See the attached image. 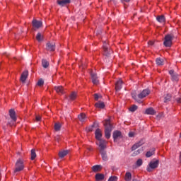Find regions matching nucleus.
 Returning <instances> with one entry per match:
<instances>
[{
  "label": "nucleus",
  "mask_w": 181,
  "mask_h": 181,
  "mask_svg": "<svg viewBox=\"0 0 181 181\" xmlns=\"http://www.w3.org/2000/svg\"><path fill=\"white\" fill-rule=\"evenodd\" d=\"M36 40L38 42H42L43 40V35H42L40 33L37 34Z\"/></svg>",
  "instance_id": "obj_35"
},
{
  "label": "nucleus",
  "mask_w": 181,
  "mask_h": 181,
  "mask_svg": "<svg viewBox=\"0 0 181 181\" xmlns=\"http://www.w3.org/2000/svg\"><path fill=\"white\" fill-rule=\"evenodd\" d=\"M145 113L147 114V115H155V114H156V112L152 107H149L146 110Z\"/></svg>",
  "instance_id": "obj_18"
},
{
  "label": "nucleus",
  "mask_w": 181,
  "mask_h": 181,
  "mask_svg": "<svg viewBox=\"0 0 181 181\" xmlns=\"http://www.w3.org/2000/svg\"><path fill=\"white\" fill-rule=\"evenodd\" d=\"M139 153H141V151H139V150H138V151H136V155H138V154H139Z\"/></svg>",
  "instance_id": "obj_49"
},
{
  "label": "nucleus",
  "mask_w": 181,
  "mask_h": 181,
  "mask_svg": "<svg viewBox=\"0 0 181 181\" xmlns=\"http://www.w3.org/2000/svg\"><path fill=\"white\" fill-rule=\"evenodd\" d=\"M154 153H155V148H153L151 149V151L146 152V158H151V156H152V155H153Z\"/></svg>",
  "instance_id": "obj_25"
},
{
  "label": "nucleus",
  "mask_w": 181,
  "mask_h": 181,
  "mask_svg": "<svg viewBox=\"0 0 181 181\" xmlns=\"http://www.w3.org/2000/svg\"><path fill=\"white\" fill-rule=\"evenodd\" d=\"M124 180L125 181H131L132 180V174L130 172H127L124 175Z\"/></svg>",
  "instance_id": "obj_19"
},
{
  "label": "nucleus",
  "mask_w": 181,
  "mask_h": 181,
  "mask_svg": "<svg viewBox=\"0 0 181 181\" xmlns=\"http://www.w3.org/2000/svg\"><path fill=\"white\" fill-rule=\"evenodd\" d=\"M142 163H143L142 159L139 158V160H137L136 165V166H142Z\"/></svg>",
  "instance_id": "obj_40"
},
{
  "label": "nucleus",
  "mask_w": 181,
  "mask_h": 181,
  "mask_svg": "<svg viewBox=\"0 0 181 181\" xmlns=\"http://www.w3.org/2000/svg\"><path fill=\"white\" fill-rule=\"evenodd\" d=\"M23 169H25V163L23 161V159L18 158L15 164L14 173H16L18 172H22Z\"/></svg>",
  "instance_id": "obj_2"
},
{
  "label": "nucleus",
  "mask_w": 181,
  "mask_h": 181,
  "mask_svg": "<svg viewBox=\"0 0 181 181\" xmlns=\"http://www.w3.org/2000/svg\"><path fill=\"white\" fill-rule=\"evenodd\" d=\"M180 161L181 163V152H180Z\"/></svg>",
  "instance_id": "obj_50"
},
{
  "label": "nucleus",
  "mask_w": 181,
  "mask_h": 181,
  "mask_svg": "<svg viewBox=\"0 0 181 181\" xmlns=\"http://www.w3.org/2000/svg\"><path fill=\"white\" fill-rule=\"evenodd\" d=\"M122 2H129V0H121Z\"/></svg>",
  "instance_id": "obj_48"
},
{
  "label": "nucleus",
  "mask_w": 181,
  "mask_h": 181,
  "mask_svg": "<svg viewBox=\"0 0 181 181\" xmlns=\"http://www.w3.org/2000/svg\"><path fill=\"white\" fill-rule=\"evenodd\" d=\"M42 64L45 69H47V67H49V62L46 59H42Z\"/></svg>",
  "instance_id": "obj_31"
},
{
  "label": "nucleus",
  "mask_w": 181,
  "mask_h": 181,
  "mask_svg": "<svg viewBox=\"0 0 181 181\" xmlns=\"http://www.w3.org/2000/svg\"><path fill=\"white\" fill-rule=\"evenodd\" d=\"M156 20L160 23H165V21H166V19L165 18V16H157Z\"/></svg>",
  "instance_id": "obj_23"
},
{
  "label": "nucleus",
  "mask_w": 181,
  "mask_h": 181,
  "mask_svg": "<svg viewBox=\"0 0 181 181\" xmlns=\"http://www.w3.org/2000/svg\"><path fill=\"white\" fill-rule=\"evenodd\" d=\"M9 115L11 118V119L13 121V122H16V115L15 113V110H9Z\"/></svg>",
  "instance_id": "obj_16"
},
{
  "label": "nucleus",
  "mask_w": 181,
  "mask_h": 181,
  "mask_svg": "<svg viewBox=\"0 0 181 181\" xmlns=\"http://www.w3.org/2000/svg\"><path fill=\"white\" fill-rule=\"evenodd\" d=\"M78 118L81 122H84L87 119V116H86V114L81 113L78 115Z\"/></svg>",
  "instance_id": "obj_21"
},
{
  "label": "nucleus",
  "mask_w": 181,
  "mask_h": 181,
  "mask_svg": "<svg viewBox=\"0 0 181 181\" xmlns=\"http://www.w3.org/2000/svg\"><path fill=\"white\" fill-rule=\"evenodd\" d=\"M69 98L71 100V101L74 100L76 98H77V93L72 92L69 95Z\"/></svg>",
  "instance_id": "obj_28"
},
{
  "label": "nucleus",
  "mask_w": 181,
  "mask_h": 181,
  "mask_svg": "<svg viewBox=\"0 0 181 181\" xmlns=\"http://www.w3.org/2000/svg\"><path fill=\"white\" fill-rule=\"evenodd\" d=\"M61 128H62V124L60 123L54 124V130L55 131H60Z\"/></svg>",
  "instance_id": "obj_36"
},
{
  "label": "nucleus",
  "mask_w": 181,
  "mask_h": 181,
  "mask_svg": "<svg viewBox=\"0 0 181 181\" xmlns=\"http://www.w3.org/2000/svg\"><path fill=\"white\" fill-rule=\"evenodd\" d=\"M98 146L100 148V152L104 151L105 148H107V142L105 140H99Z\"/></svg>",
  "instance_id": "obj_8"
},
{
  "label": "nucleus",
  "mask_w": 181,
  "mask_h": 181,
  "mask_svg": "<svg viewBox=\"0 0 181 181\" xmlns=\"http://www.w3.org/2000/svg\"><path fill=\"white\" fill-rule=\"evenodd\" d=\"M171 98H172V95H170V94H167L164 97V103H168V101H170Z\"/></svg>",
  "instance_id": "obj_34"
},
{
  "label": "nucleus",
  "mask_w": 181,
  "mask_h": 181,
  "mask_svg": "<svg viewBox=\"0 0 181 181\" xmlns=\"http://www.w3.org/2000/svg\"><path fill=\"white\" fill-rule=\"evenodd\" d=\"M94 98H95V101H98V100H100V98H101V95H98V94L95 93L94 95Z\"/></svg>",
  "instance_id": "obj_41"
},
{
  "label": "nucleus",
  "mask_w": 181,
  "mask_h": 181,
  "mask_svg": "<svg viewBox=\"0 0 181 181\" xmlns=\"http://www.w3.org/2000/svg\"><path fill=\"white\" fill-rule=\"evenodd\" d=\"M134 135H135V133H134V132H130L129 133V138H134Z\"/></svg>",
  "instance_id": "obj_42"
},
{
  "label": "nucleus",
  "mask_w": 181,
  "mask_h": 181,
  "mask_svg": "<svg viewBox=\"0 0 181 181\" xmlns=\"http://www.w3.org/2000/svg\"><path fill=\"white\" fill-rule=\"evenodd\" d=\"M54 90L57 93V94L59 95H62L64 93V88H63V86H55Z\"/></svg>",
  "instance_id": "obj_17"
},
{
  "label": "nucleus",
  "mask_w": 181,
  "mask_h": 181,
  "mask_svg": "<svg viewBox=\"0 0 181 181\" xmlns=\"http://www.w3.org/2000/svg\"><path fill=\"white\" fill-rule=\"evenodd\" d=\"M35 119H36V121L39 122V121H40V119H42V117L40 115H37L35 117Z\"/></svg>",
  "instance_id": "obj_43"
},
{
  "label": "nucleus",
  "mask_w": 181,
  "mask_h": 181,
  "mask_svg": "<svg viewBox=\"0 0 181 181\" xmlns=\"http://www.w3.org/2000/svg\"><path fill=\"white\" fill-rule=\"evenodd\" d=\"M46 49L48 50V52H54V50H56V44L54 42L47 43Z\"/></svg>",
  "instance_id": "obj_6"
},
{
  "label": "nucleus",
  "mask_w": 181,
  "mask_h": 181,
  "mask_svg": "<svg viewBox=\"0 0 181 181\" xmlns=\"http://www.w3.org/2000/svg\"><path fill=\"white\" fill-rule=\"evenodd\" d=\"M90 76H91L92 83L95 86H98V84L100 83V81L98 80V76H97V74L90 72Z\"/></svg>",
  "instance_id": "obj_7"
},
{
  "label": "nucleus",
  "mask_w": 181,
  "mask_h": 181,
  "mask_svg": "<svg viewBox=\"0 0 181 181\" xmlns=\"http://www.w3.org/2000/svg\"><path fill=\"white\" fill-rule=\"evenodd\" d=\"M55 139L57 141V142H59V139H60V136H57Z\"/></svg>",
  "instance_id": "obj_46"
},
{
  "label": "nucleus",
  "mask_w": 181,
  "mask_h": 181,
  "mask_svg": "<svg viewBox=\"0 0 181 181\" xmlns=\"http://www.w3.org/2000/svg\"><path fill=\"white\" fill-rule=\"evenodd\" d=\"M122 137V134H121V132L119 131H115L113 132V139L115 142H117V139H119V138Z\"/></svg>",
  "instance_id": "obj_9"
},
{
  "label": "nucleus",
  "mask_w": 181,
  "mask_h": 181,
  "mask_svg": "<svg viewBox=\"0 0 181 181\" xmlns=\"http://www.w3.org/2000/svg\"><path fill=\"white\" fill-rule=\"evenodd\" d=\"M103 50L106 54H108V45H107V42H103Z\"/></svg>",
  "instance_id": "obj_33"
},
{
  "label": "nucleus",
  "mask_w": 181,
  "mask_h": 181,
  "mask_svg": "<svg viewBox=\"0 0 181 181\" xmlns=\"http://www.w3.org/2000/svg\"><path fill=\"white\" fill-rule=\"evenodd\" d=\"M136 110H138V106L135 105L131 106L129 108V111H131V112H134V111H136Z\"/></svg>",
  "instance_id": "obj_37"
},
{
  "label": "nucleus",
  "mask_w": 181,
  "mask_h": 181,
  "mask_svg": "<svg viewBox=\"0 0 181 181\" xmlns=\"http://www.w3.org/2000/svg\"><path fill=\"white\" fill-rule=\"evenodd\" d=\"M42 21H39L37 20H34L33 21V26L35 29H39V28H42Z\"/></svg>",
  "instance_id": "obj_13"
},
{
  "label": "nucleus",
  "mask_w": 181,
  "mask_h": 181,
  "mask_svg": "<svg viewBox=\"0 0 181 181\" xmlns=\"http://www.w3.org/2000/svg\"><path fill=\"white\" fill-rule=\"evenodd\" d=\"M45 84V81H43L42 78H40L38 80L37 85L39 86V87H42Z\"/></svg>",
  "instance_id": "obj_38"
},
{
  "label": "nucleus",
  "mask_w": 181,
  "mask_h": 181,
  "mask_svg": "<svg viewBox=\"0 0 181 181\" xmlns=\"http://www.w3.org/2000/svg\"><path fill=\"white\" fill-rule=\"evenodd\" d=\"M100 169H101V165H96L92 167V170L93 172H98V170H100Z\"/></svg>",
  "instance_id": "obj_32"
},
{
  "label": "nucleus",
  "mask_w": 181,
  "mask_h": 181,
  "mask_svg": "<svg viewBox=\"0 0 181 181\" xmlns=\"http://www.w3.org/2000/svg\"><path fill=\"white\" fill-rule=\"evenodd\" d=\"M68 154H69L68 150H63V151H59V158H64V156H66Z\"/></svg>",
  "instance_id": "obj_20"
},
{
  "label": "nucleus",
  "mask_w": 181,
  "mask_h": 181,
  "mask_svg": "<svg viewBox=\"0 0 181 181\" xmlns=\"http://www.w3.org/2000/svg\"><path fill=\"white\" fill-rule=\"evenodd\" d=\"M105 127V136L107 139L111 138V132L112 131V126H111V122L110 119L105 120L104 122Z\"/></svg>",
  "instance_id": "obj_1"
},
{
  "label": "nucleus",
  "mask_w": 181,
  "mask_h": 181,
  "mask_svg": "<svg viewBox=\"0 0 181 181\" xmlns=\"http://www.w3.org/2000/svg\"><path fill=\"white\" fill-rule=\"evenodd\" d=\"M95 139L98 141H101L102 140L101 138L103 136V134H102L101 129H97L95 132Z\"/></svg>",
  "instance_id": "obj_11"
},
{
  "label": "nucleus",
  "mask_w": 181,
  "mask_h": 181,
  "mask_svg": "<svg viewBox=\"0 0 181 181\" xmlns=\"http://www.w3.org/2000/svg\"><path fill=\"white\" fill-rule=\"evenodd\" d=\"M118 177L117 176H111L107 181H117Z\"/></svg>",
  "instance_id": "obj_39"
},
{
  "label": "nucleus",
  "mask_w": 181,
  "mask_h": 181,
  "mask_svg": "<svg viewBox=\"0 0 181 181\" xmlns=\"http://www.w3.org/2000/svg\"><path fill=\"white\" fill-rule=\"evenodd\" d=\"M144 144H145V141H144V140H141L138 143H136L132 146V151H135L136 149H138V148H139V146H142Z\"/></svg>",
  "instance_id": "obj_12"
},
{
  "label": "nucleus",
  "mask_w": 181,
  "mask_h": 181,
  "mask_svg": "<svg viewBox=\"0 0 181 181\" xmlns=\"http://www.w3.org/2000/svg\"><path fill=\"white\" fill-rule=\"evenodd\" d=\"M169 74H170L171 80L173 81H177L179 80L178 75L177 74H175V71L173 70H170L169 71Z\"/></svg>",
  "instance_id": "obj_10"
},
{
  "label": "nucleus",
  "mask_w": 181,
  "mask_h": 181,
  "mask_svg": "<svg viewBox=\"0 0 181 181\" xmlns=\"http://www.w3.org/2000/svg\"><path fill=\"white\" fill-rule=\"evenodd\" d=\"M158 166H159V160H152L148 163L146 168V170L147 172H152L153 169H156V168H158Z\"/></svg>",
  "instance_id": "obj_5"
},
{
  "label": "nucleus",
  "mask_w": 181,
  "mask_h": 181,
  "mask_svg": "<svg viewBox=\"0 0 181 181\" xmlns=\"http://www.w3.org/2000/svg\"><path fill=\"white\" fill-rule=\"evenodd\" d=\"M173 39H175V36L172 34H168L165 35L164 38L163 45L165 47H170L172 46V42H173Z\"/></svg>",
  "instance_id": "obj_4"
},
{
  "label": "nucleus",
  "mask_w": 181,
  "mask_h": 181,
  "mask_svg": "<svg viewBox=\"0 0 181 181\" xmlns=\"http://www.w3.org/2000/svg\"><path fill=\"white\" fill-rule=\"evenodd\" d=\"M104 174L98 173L95 175V180L97 181L104 180Z\"/></svg>",
  "instance_id": "obj_24"
},
{
  "label": "nucleus",
  "mask_w": 181,
  "mask_h": 181,
  "mask_svg": "<svg viewBox=\"0 0 181 181\" xmlns=\"http://www.w3.org/2000/svg\"><path fill=\"white\" fill-rule=\"evenodd\" d=\"M177 103H181V97L177 99Z\"/></svg>",
  "instance_id": "obj_45"
},
{
  "label": "nucleus",
  "mask_w": 181,
  "mask_h": 181,
  "mask_svg": "<svg viewBox=\"0 0 181 181\" xmlns=\"http://www.w3.org/2000/svg\"><path fill=\"white\" fill-rule=\"evenodd\" d=\"M58 5L60 6H64V5H67V4H70V0H62L57 1Z\"/></svg>",
  "instance_id": "obj_22"
},
{
  "label": "nucleus",
  "mask_w": 181,
  "mask_h": 181,
  "mask_svg": "<svg viewBox=\"0 0 181 181\" xmlns=\"http://www.w3.org/2000/svg\"><path fill=\"white\" fill-rule=\"evenodd\" d=\"M28 71H23L21 76V81H22V83H25V81H26V79L28 78Z\"/></svg>",
  "instance_id": "obj_14"
},
{
  "label": "nucleus",
  "mask_w": 181,
  "mask_h": 181,
  "mask_svg": "<svg viewBox=\"0 0 181 181\" xmlns=\"http://www.w3.org/2000/svg\"><path fill=\"white\" fill-rule=\"evenodd\" d=\"M149 94H151V90H149V89H144L137 96L134 93H132V98L136 101H138V98H140V100H142V98H145V97H148Z\"/></svg>",
  "instance_id": "obj_3"
},
{
  "label": "nucleus",
  "mask_w": 181,
  "mask_h": 181,
  "mask_svg": "<svg viewBox=\"0 0 181 181\" xmlns=\"http://www.w3.org/2000/svg\"><path fill=\"white\" fill-rule=\"evenodd\" d=\"M100 153H101L103 160H104L105 162H107V160H108L107 153H105V151H100Z\"/></svg>",
  "instance_id": "obj_26"
},
{
  "label": "nucleus",
  "mask_w": 181,
  "mask_h": 181,
  "mask_svg": "<svg viewBox=\"0 0 181 181\" xmlns=\"http://www.w3.org/2000/svg\"><path fill=\"white\" fill-rule=\"evenodd\" d=\"M87 149H88V151H93V148L92 147H88Z\"/></svg>",
  "instance_id": "obj_47"
},
{
  "label": "nucleus",
  "mask_w": 181,
  "mask_h": 181,
  "mask_svg": "<svg viewBox=\"0 0 181 181\" xmlns=\"http://www.w3.org/2000/svg\"><path fill=\"white\" fill-rule=\"evenodd\" d=\"M95 107L96 108H104V107H105V105L103 102H98L95 104Z\"/></svg>",
  "instance_id": "obj_27"
},
{
  "label": "nucleus",
  "mask_w": 181,
  "mask_h": 181,
  "mask_svg": "<svg viewBox=\"0 0 181 181\" xmlns=\"http://www.w3.org/2000/svg\"><path fill=\"white\" fill-rule=\"evenodd\" d=\"M122 88V80L119 79L115 83L116 91H119Z\"/></svg>",
  "instance_id": "obj_15"
},
{
  "label": "nucleus",
  "mask_w": 181,
  "mask_h": 181,
  "mask_svg": "<svg viewBox=\"0 0 181 181\" xmlns=\"http://www.w3.org/2000/svg\"><path fill=\"white\" fill-rule=\"evenodd\" d=\"M156 63L158 66H163V59L160 58H157Z\"/></svg>",
  "instance_id": "obj_29"
},
{
  "label": "nucleus",
  "mask_w": 181,
  "mask_h": 181,
  "mask_svg": "<svg viewBox=\"0 0 181 181\" xmlns=\"http://www.w3.org/2000/svg\"><path fill=\"white\" fill-rule=\"evenodd\" d=\"M154 43L155 42L153 41H150L148 42V46H153Z\"/></svg>",
  "instance_id": "obj_44"
},
{
  "label": "nucleus",
  "mask_w": 181,
  "mask_h": 181,
  "mask_svg": "<svg viewBox=\"0 0 181 181\" xmlns=\"http://www.w3.org/2000/svg\"><path fill=\"white\" fill-rule=\"evenodd\" d=\"M36 158V151L35 149L31 150V160H35Z\"/></svg>",
  "instance_id": "obj_30"
}]
</instances>
